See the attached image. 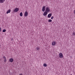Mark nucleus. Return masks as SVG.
Returning a JSON list of instances; mask_svg holds the SVG:
<instances>
[{
    "label": "nucleus",
    "instance_id": "nucleus-3",
    "mask_svg": "<svg viewBox=\"0 0 75 75\" xmlns=\"http://www.w3.org/2000/svg\"><path fill=\"white\" fill-rule=\"evenodd\" d=\"M19 11V9L18 8H16L13 10V12H17Z\"/></svg>",
    "mask_w": 75,
    "mask_h": 75
},
{
    "label": "nucleus",
    "instance_id": "nucleus-11",
    "mask_svg": "<svg viewBox=\"0 0 75 75\" xmlns=\"http://www.w3.org/2000/svg\"><path fill=\"white\" fill-rule=\"evenodd\" d=\"M10 12H11V10L9 9L7 11L6 13L7 14H8L9 13H10Z\"/></svg>",
    "mask_w": 75,
    "mask_h": 75
},
{
    "label": "nucleus",
    "instance_id": "nucleus-18",
    "mask_svg": "<svg viewBox=\"0 0 75 75\" xmlns=\"http://www.w3.org/2000/svg\"><path fill=\"white\" fill-rule=\"evenodd\" d=\"M72 35H75V33L74 32H73L72 33Z\"/></svg>",
    "mask_w": 75,
    "mask_h": 75
},
{
    "label": "nucleus",
    "instance_id": "nucleus-24",
    "mask_svg": "<svg viewBox=\"0 0 75 75\" xmlns=\"http://www.w3.org/2000/svg\"><path fill=\"white\" fill-rule=\"evenodd\" d=\"M1 47V45H0V47Z\"/></svg>",
    "mask_w": 75,
    "mask_h": 75
},
{
    "label": "nucleus",
    "instance_id": "nucleus-22",
    "mask_svg": "<svg viewBox=\"0 0 75 75\" xmlns=\"http://www.w3.org/2000/svg\"><path fill=\"white\" fill-rule=\"evenodd\" d=\"M11 40L12 41H13V38H11Z\"/></svg>",
    "mask_w": 75,
    "mask_h": 75
},
{
    "label": "nucleus",
    "instance_id": "nucleus-13",
    "mask_svg": "<svg viewBox=\"0 0 75 75\" xmlns=\"http://www.w3.org/2000/svg\"><path fill=\"white\" fill-rule=\"evenodd\" d=\"M36 49L37 50L39 51L40 50V48L38 47H37L36 48Z\"/></svg>",
    "mask_w": 75,
    "mask_h": 75
},
{
    "label": "nucleus",
    "instance_id": "nucleus-10",
    "mask_svg": "<svg viewBox=\"0 0 75 75\" xmlns=\"http://www.w3.org/2000/svg\"><path fill=\"white\" fill-rule=\"evenodd\" d=\"M5 1V0H0V3H3Z\"/></svg>",
    "mask_w": 75,
    "mask_h": 75
},
{
    "label": "nucleus",
    "instance_id": "nucleus-14",
    "mask_svg": "<svg viewBox=\"0 0 75 75\" xmlns=\"http://www.w3.org/2000/svg\"><path fill=\"white\" fill-rule=\"evenodd\" d=\"M20 16H23V14L22 13V12H21L20 13Z\"/></svg>",
    "mask_w": 75,
    "mask_h": 75
},
{
    "label": "nucleus",
    "instance_id": "nucleus-21",
    "mask_svg": "<svg viewBox=\"0 0 75 75\" xmlns=\"http://www.w3.org/2000/svg\"><path fill=\"white\" fill-rule=\"evenodd\" d=\"M74 14H75V10L74 11Z\"/></svg>",
    "mask_w": 75,
    "mask_h": 75
},
{
    "label": "nucleus",
    "instance_id": "nucleus-16",
    "mask_svg": "<svg viewBox=\"0 0 75 75\" xmlns=\"http://www.w3.org/2000/svg\"><path fill=\"white\" fill-rule=\"evenodd\" d=\"M6 31V30L5 29L3 30H2V32L4 33Z\"/></svg>",
    "mask_w": 75,
    "mask_h": 75
},
{
    "label": "nucleus",
    "instance_id": "nucleus-8",
    "mask_svg": "<svg viewBox=\"0 0 75 75\" xmlns=\"http://www.w3.org/2000/svg\"><path fill=\"white\" fill-rule=\"evenodd\" d=\"M56 45V42H53L52 43V45H53V46H54Z\"/></svg>",
    "mask_w": 75,
    "mask_h": 75
},
{
    "label": "nucleus",
    "instance_id": "nucleus-1",
    "mask_svg": "<svg viewBox=\"0 0 75 75\" xmlns=\"http://www.w3.org/2000/svg\"><path fill=\"white\" fill-rule=\"evenodd\" d=\"M50 11V8L48 7H47L46 8L45 10V12H49Z\"/></svg>",
    "mask_w": 75,
    "mask_h": 75
},
{
    "label": "nucleus",
    "instance_id": "nucleus-6",
    "mask_svg": "<svg viewBox=\"0 0 75 75\" xmlns=\"http://www.w3.org/2000/svg\"><path fill=\"white\" fill-rule=\"evenodd\" d=\"M48 13V12H45L44 13L43 16H47Z\"/></svg>",
    "mask_w": 75,
    "mask_h": 75
},
{
    "label": "nucleus",
    "instance_id": "nucleus-19",
    "mask_svg": "<svg viewBox=\"0 0 75 75\" xmlns=\"http://www.w3.org/2000/svg\"><path fill=\"white\" fill-rule=\"evenodd\" d=\"M54 18V16H52V17L51 18V19H52V20Z\"/></svg>",
    "mask_w": 75,
    "mask_h": 75
},
{
    "label": "nucleus",
    "instance_id": "nucleus-23",
    "mask_svg": "<svg viewBox=\"0 0 75 75\" xmlns=\"http://www.w3.org/2000/svg\"><path fill=\"white\" fill-rule=\"evenodd\" d=\"M19 75H23V74H20Z\"/></svg>",
    "mask_w": 75,
    "mask_h": 75
},
{
    "label": "nucleus",
    "instance_id": "nucleus-2",
    "mask_svg": "<svg viewBox=\"0 0 75 75\" xmlns=\"http://www.w3.org/2000/svg\"><path fill=\"white\" fill-rule=\"evenodd\" d=\"M59 58H62L63 57V54L62 53H60L59 54Z\"/></svg>",
    "mask_w": 75,
    "mask_h": 75
},
{
    "label": "nucleus",
    "instance_id": "nucleus-20",
    "mask_svg": "<svg viewBox=\"0 0 75 75\" xmlns=\"http://www.w3.org/2000/svg\"><path fill=\"white\" fill-rule=\"evenodd\" d=\"M1 27H0V32H1Z\"/></svg>",
    "mask_w": 75,
    "mask_h": 75
},
{
    "label": "nucleus",
    "instance_id": "nucleus-4",
    "mask_svg": "<svg viewBox=\"0 0 75 75\" xmlns=\"http://www.w3.org/2000/svg\"><path fill=\"white\" fill-rule=\"evenodd\" d=\"M45 9H46L45 6H43V7H42V10L43 12H44L45 10Z\"/></svg>",
    "mask_w": 75,
    "mask_h": 75
},
{
    "label": "nucleus",
    "instance_id": "nucleus-5",
    "mask_svg": "<svg viewBox=\"0 0 75 75\" xmlns=\"http://www.w3.org/2000/svg\"><path fill=\"white\" fill-rule=\"evenodd\" d=\"M25 16H28V13L27 11H25Z\"/></svg>",
    "mask_w": 75,
    "mask_h": 75
},
{
    "label": "nucleus",
    "instance_id": "nucleus-12",
    "mask_svg": "<svg viewBox=\"0 0 75 75\" xmlns=\"http://www.w3.org/2000/svg\"><path fill=\"white\" fill-rule=\"evenodd\" d=\"M52 16V14L51 13H50L48 15H47V17H48V18Z\"/></svg>",
    "mask_w": 75,
    "mask_h": 75
},
{
    "label": "nucleus",
    "instance_id": "nucleus-25",
    "mask_svg": "<svg viewBox=\"0 0 75 75\" xmlns=\"http://www.w3.org/2000/svg\"><path fill=\"white\" fill-rule=\"evenodd\" d=\"M71 75H72L71 74Z\"/></svg>",
    "mask_w": 75,
    "mask_h": 75
},
{
    "label": "nucleus",
    "instance_id": "nucleus-9",
    "mask_svg": "<svg viewBox=\"0 0 75 75\" xmlns=\"http://www.w3.org/2000/svg\"><path fill=\"white\" fill-rule=\"evenodd\" d=\"M3 58L4 59V62H7V60L6 59V58L5 57V56L3 57Z\"/></svg>",
    "mask_w": 75,
    "mask_h": 75
},
{
    "label": "nucleus",
    "instance_id": "nucleus-17",
    "mask_svg": "<svg viewBox=\"0 0 75 75\" xmlns=\"http://www.w3.org/2000/svg\"><path fill=\"white\" fill-rule=\"evenodd\" d=\"M52 21V20L51 19H49L48 20V22H51Z\"/></svg>",
    "mask_w": 75,
    "mask_h": 75
},
{
    "label": "nucleus",
    "instance_id": "nucleus-7",
    "mask_svg": "<svg viewBox=\"0 0 75 75\" xmlns=\"http://www.w3.org/2000/svg\"><path fill=\"white\" fill-rule=\"evenodd\" d=\"M9 62H13V59L12 58L9 59Z\"/></svg>",
    "mask_w": 75,
    "mask_h": 75
},
{
    "label": "nucleus",
    "instance_id": "nucleus-15",
    "mask_svg": "<svg viewBox=\"0 0 75 75\" xmlns=\"http://www.w3.org/2000/svg\"><path fill=\"white\" fill-rule=\"evenodd\" d=\"M43 66H44V67H47V64H44L43 65Z\"/></svg>",
    "mask_w": 75,
    "mask_h": 75
}]
</instances>
